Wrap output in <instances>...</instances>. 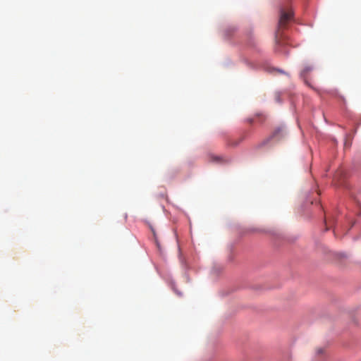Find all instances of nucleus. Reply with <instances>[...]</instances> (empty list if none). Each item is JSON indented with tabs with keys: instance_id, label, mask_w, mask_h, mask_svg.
<instances>
[{
	"instance_id": "1",
	"label": "nucleus",
	"mask_w": 361,
	"mask_h": 361,
	"mask_svg": "<svg viewBox=\"0 0 361 361\" xmlns=\"http://www.w3.org/2000/svg\"><path fill=\"white\" fill-rule=\"evenodd\" d=\"M293 16V13L290 8L281 9L280 11V18L278 24V29L276 32V43H281V40L282 38L281 35V30L286 27L287 24L289 21L291 20Z\"/></svg>"
},
{
	"instance_id": "2",
	"label": "nucleus",
	"mask_w": 361,
	"mask_h": 361,
	"mask_svg": "<svg viewBox=\"0 0 361 361\" xmlns=\"http://www.w3.org/2000/svg\"><path fill=\"white\" fill-rule=\"evenodd\" d=\"M313 70V67L310 65H307L304 67V68L300 72V76L302 78L305 80L308 75L309 73H310Z\"/></svg>"
},
{
	"instance_id": "3",
	"label": "nucleus",
	"mask_w": 361,
	"mask_h": 361,
	"mask_svg": "<svg viewBox=\"0 0 361 361\" xmlns=\"http://www.w3.org/2000/svg\"><path fill=\"white\" fill-rule=\"evenodd\" d=\"M285 135V130L283 128H279L273 133L272 137L276 139L283 137Z\"/></svg>"
},
{
	"instance_id": "4",
	"label": "nucleus",
	"mask_w": 361,
	"mask_h": 361,
	"mask_svg": "<svg viewBox=\"0 0 361 361\" xmlns=\"http://www.w3.org/2000/svg\"><path fill=\"white\" fill-rule=\"evenodd\" d=\"M322 353H323V350L322 349L320 348V349L317 350V353L318 354H322Z\"/></svg>"
}]
</instances>
